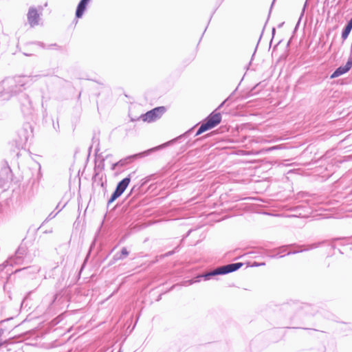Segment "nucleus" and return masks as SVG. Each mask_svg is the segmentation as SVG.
I'll return each mask as SVG.
<instances>
[{
	"label": "nucleus",
	"mask_w": 352,
	"mask_h": 352,
	"mask_svg": "<svg viewBox=\"0 0 352 352\" xmlns=\"http://www.w3.org/2000/svg\"><path fill=\"white\" fill-rule=\"evenodd\" d=\"M221 120V116L219 113H212L207 119L206 122L201 125L197 132V135L211 129L219 124Z\"/></svg>",
	"instance_id": "2"
},
{
	"label": "nucleus",
	"mask_w": 352,
	"mask_h": 352,
	"mask_svg": "<svg viewBox=\"0 0 352 352\" xmlns=\"http://www.w3.org/2000/svg\"><path fill=\"white\" fill-rule=\"evenodd\" d=\"M129 254V252L127 251L126 248H124L122 249L120 254H117L115 257L116 259H123L126 258Z\"/></svg>",
	"instance_id": "9"
},
{
	"label": "nucleus",
	"mask_w": 352,
	"mask_h": 352,
	"mask_svg": "<svg viewBox=\"0 0 352 352\" xmlns=\"http://www.w3.org/2000/svg\"><path fill=\"white\" fill-rule=\"evenodd\" d=\"M164 112V107H157L143 115L142 118L144 122H151L160 118Z\"/></svg>",
	"instance_id": "3"
},
{
	"label": "nucleus",
	"mask_w": 352,
	"mask_h": 352,
	"mask_svg": "<svg viewBox=\"0 0 352 352\" xmlns=\"http://www.w3.org/2000/svg\"><path fill=\"white\" fill-rule=\"evenodd\" d=\"M118 352H122V350H121V349H120Z\"/></svg>",
	"instance_id": "10"
},
{
	"label": "nucleus",
	"mask_w": 352,
	"mask_h": 352,
	"mask_svg": "<svg viewBox=\"0 0 352 352\" xmlns=\"http://www.w3.org/2000/svg\"><path fill=\"white\" fill-rule=\"evenodd\" d=\"M28 20L32 27L38 24L40 20L39 14L34 8H30L28 13Z\"/></svg>",
	"instance_id": "6"
},
{
	"label": "nucleus",
	"mask_w": 352,
	"mask_h": 352,
	"mask_svg": "<svg viewBox=\"0 0 352 352\" xmlns=\"http://www.w3.org/2000/svg\"><path fill=\"white\" fill-rule=\"evenodd\" d=\"M352 67V58H349L346 63L344 66L339 67L331 76V78H337L342 74H346Z\"/></svg>",
	"instance_id": "5"
},
{
	"label": "nucleus",
	"mask_w": 352,
	"mask_h": 352,
	"mask_svg": "<svg viewBox=\"0 0 352 352\" xmlns=\"http://www.w3.org/2000/svg\"><path fill=\"white\" fill-rule=\"evenodd\" d=\"M242 266V263H232L227 265L221 266L215 269L214 270L206 273L204 275L198 276L195 280H190V284H192L194 283H197L200 281V278L204 277L205 280H209L211 276H217V275H222L226 274L230 272H234L239 269Z\"/></svg>",
	"instance_id": "1"
},
{
	"label": "nucleus",
	"mask_w": 352,
	"mask_h": 352,
	"mask_svg": "<svg viewBox=\"0 0 352 352\" xmlns=\"http://www.w3.org/2000/svg\"><path fill=\"white\" fill-rule=\"evenodd\" d=\"M130 182V178L126 177L124 179H122L117 186V188L112 195L111 199H109V202H113L115 201L118 197H119L125 190L126 187L128 186Z\"/></svg>",
	"instance_id": "4"
},
{
	"label": "nucleus",
	"mask_w": 352,
	"mask_h": 352,
	"mask_svg": "<svg viewBox=\"0 0 352 352\" xmlns=\"http://www.w3.org/2000/svg\"><path fill=\"white\" fill-rule=\"evenodd\" d=\"M89 1L90 0H81L80 1L76 12V16L77 18H81L82 16Z\"/></svg>",
	"instance_id": "7"
},
{
	"label": "nucleus",
	"mask_w": 352,
	"mask_h": 352,
	"mask_svg": "<svg viewBox=\"0 0 352 352\" xmlns=\"http://www.w3.org/2000/svg\"><path fill=\"white\" fill-rule=\"evenodd\" d=\"M351 29H352V18L350 19L348 24L346 25V26L345 27L344 30L342 32V38L343 40H345L348 37L349 34L351 32Z\"/></svg>",
	"instance_id": "8"
}]
</instances>
